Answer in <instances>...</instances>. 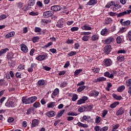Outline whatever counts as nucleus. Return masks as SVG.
Returning <instances> with one entry per match:
<instances>
[{
	"mask_svg": "<svg viewBox=\"0 0 131 131\" xmlns=\"http://www.w3.org/2000/svg\"><path fill=\"white\" fill-rule=\"evenodd\" d=\"M36 100H37V97L36 96H32L28 98L27 96H24L21 98L23 104H26V105L32 104V103H34Z\"/></svg>",
	"mask_w": 131,
	"mask_h": 131,
	"instance_id": "1",
	"label": "nucleus"
},
{
	"mask_svg": "<svg viewBox=\"0 0 131 131\" xmlns=\"http://www.w3.org/2000/svg\"><path fill=\"white\" fill-rule=\"evenodd\" d=\"M10 101H7L5 103V106L7 108H15L17 106V102L18 100L16 97H12L10 98Z\"/></svg>",
	"mask_w": 131,
	"mask_h": 131,
	"instance_id": "2",
	"label": "nucleus"
},
{
	"mask_svg": "<svg viewBox=\"0 0 131 131\" xmlns=\"http://www.w3.org/2000/svg\"><path fill=\"white\" fill-rule=\"evenodd\" d=\"M90 34H92L91 32H82L80 33V35H82L81 38L82 40L83 41H89V39L91 38Z\"/></svg>",
	"mask_w": 131,
	"mask_h": 131,
	"instance_id": "3",
	"label": "nucleus"
},
{
	"mask_svg": "<svg viewBox=\"0 0 131 131\" xmlns=\"http://www.w3.org/2000/svg\"><path fill=\"white\" fill-rule=\"evenodd\" d=\"M115 40V39L114 38V37L110 36L105 40H102V42L104 45H110L112 42H114Z\"/></svg>",
	"mask_w": 131,
	"mask_h": 131,
	"instance_id": "4",
	"label": "nucleus"
},
{
	"mask_svg": "<svg viewBox=\"0 0 131 131\" xmlns=\"http://www.w3.org/2000/svg\"><path fill=\"white\" fill-rule=\"evenodd\" d=\"M112 5H113V7H111V9L113 10V11H117V10H119V9H121L122 6L121 5L116 4H115V2L113 1H111Z\"/></svg>",
	"mask_w": 131,
	"mask_h": 131,
	"instance_id": "5",
	"label": "nucleus"
},
{
	"mask_svg": "<svg viewBox=\"0 0 131 131\" xmlns=\"http://www.w3.org/2000/svg\"><path fill=\"white\" fill-rule=\"evenodd\" d=\"M48 58V53H45L43 55H38L36 57V60L37 61H43Z\"/></svg>",
	"mask_w": 131,
	"mask_h": 131,
	"instance_id": "6",
	"label": "nucleus"
},
{
	"mask_svg": "<svg viewBox=\"0 0 131 131\" xmlns=\"http://www.w3.org/2000/svg\"><path fill=\"white\" fill-rule=\"evenodd\" d=\"M64 24H65V20L64 19L61 18L57 22L56 27H58V28H63V27H64Z\"/></svg>",
	"mask_w": 131,
	"mask_h": 131,
	"instance_id": "7",
	"label": "nucleus"
},
{
	"mask_svg": "<svg viewBox=\"0 0 131 131\" xmlns=\"http://www.w3.org/2000/svg\"><path fill=\"white\" fill-rule=\"evenodd\" d=\"M54 15V12L52 11H47L43 13V16L44 18H50Z\"/></svg>",
	"mask_w": 131,
	"mask_h": 131,
	"instance_id": "8",
	"label": "nucleus"
},
{
	"mask_svg": "<svg viewBox=\"0 0 131 131\" xmlns=\"http://www.w3.org/2000/svg\"><path fill=\"white\" fill-rule=\"evenodd\" d=\"M62 9V7L59 5H54L51 7L50 10L52 12H59Z\"/></svg>",
	"mask_w": 131,
	"mask_h": 131,
	"instance_id": "9",
	"label": "nucleus"
},
{
	"mask_svg": "<svg viewBox=\"0 0 131 131\" xmlns=\"http://www.w3.org/2000/svg\"><path fill=\"white\" fill-rule=\"evenodd\" d=\"M81 119H82V120H81V122H82V120H83L84 121H86L87 122H88V123H90V122H93V119H92V117H91V116L84 115L81 118Z\"/></svg>",
	"mask_w": 131,
	"mask_h": 131,
	"instance_id": "10",
	"label": "nucleus"
},
{
	"mask_svg": "<svg viewBox=\"0 0 131 131\" xmlns=\"http://www.w3.org/2000/svg\"><path fill=\"white\" fill-rule=\"evenodd\" d=\"M103 65L106 67H109L112 65V60L111 59L106 58L103 60Z\"/></svg>",
	"mask_w": 131,
	"mask_h": 131,
	"instance_id": "11",
	"label": "nucleus"
},
{
	"mask_svg": "<svg viewBox=\"0 0 131 131\" xmlns=\"http://www.w3.org/2000/svg\"><path fill=\"white\" fill-rule=\"evenodd\" d=\"M15 54L13 53L12 52H10L7 53V55H6V58L8 61H12L15 57H14Z\"/></svg>",
	"mask_w": 131,
	"mask_h": 131,
	"instance_id": "12",
	"label": "nucleus"
},
{
	"mask_svg": "<svg viewBox=\"0 0 131 131\" xmlns=\"http://www.w3.org/2000/svg\"><path fill=\"white\" fill-rule=\"evenodd\" d=\"M103 52L106 54V55H108L110 54V52H111V45H106L104 47L103 49Z\"/></svg>",
	"mask_w": 131,
	"mask_h": 131,
	"instance_id": "13",
	"label": "nucleus"
},
{
	"mask_svg": "<svg viewBox=\"0 0 131 131\" xmlns=\"http://www.w3.org/2000/svg\"><path fill=\"white\" fill-rule=\"evenodd\" d=\"M131 13V10H128L119 13L117 14V17L119 18V17H122V16H124L125 15H129Z\"/></svg>",
	"mask_w": 131,
	"mask_h": 131,
	"instance_id": "14",
	"label": "nucleus"
},
{
	"mask_svg": "<svg viewBox=\"0 0 131 131\" xmlns=\"http://www.w3.org/2000/svg\"><path fill=\"white\" fill-rule=\"evenodd\" d=\"M20 50L23 52V53H25V54H26L28 53V47L25 44H21L20 45Z\"/></svg>",
	"mask_w": 131,
	"mask_h": 131,
	"instance_id": "15",
	"label": "nucleus"
},
{
	"mask_svg": "<svg viewBox=\"0 0 131 131\" xmlns=\"http://www.w3.org/2000/svg\"><path fill=\"white\" fill-rule=\"evenodd\" d=\"M88 97L83 96L82 99L77 101V104L78 105H81V104L85 103V101H88Z\"/></svg>",
	"mask_w": 131,
	"mask_h": 131,
	"instance_id": "16",
	"label": "nucleus"
},
{
	"mask_svg": "<svg viewBox=\"0 0 131 131\" xmlns=\"http://www.w3.org/2000/svg\"><path fill=\"white\" fill-rule=\"evenodd\" d=\"M100 38V36L98 34H94L91 36L90 40L91 41H98Z\"/></svg>",
	"mask_w": 131,
	"mask_h": 131,
	"instance_id": "17",
	"label": "nucleus"
},
{
	"mask_svg": "<svg viewBox=\"0 0 131 131\" xmlns=\"http://www.w3.org/2000/svg\"><path fill=\"white\" fill-rule=\"evenodd\" d=\"M106 80H107V79H106V78L100 77L97 79H94L93 81V82H94V83H97V82H101V81H106Z\"/></svg>",
	"mask_w": 131,
	"mask_h": 131,
	"instance_id": "18",
	"label": "nucleus"
},
{
	"mask_svg": "<svg viewBox=\"0 0 131 131\" xmlns=\"http://www.w3.org/2000/svg\"><path fill=\"white\" fill-rule=\"evenodd\" d=\"M124 113V108L123 107H121L119 108V110L116 112V115L117 116H119L120 115H122Z\"/></svg>",
	"mask_w": 131,
	"mask_h": 131,
	"instance_id": "19",
	"label": "nucleus"
},
{
	"mask_svg": "<svg viewBox=\"0 0 131 131\" xmlns=\"http://www.w3.org/2000/svg\"><path fill=\"white\" fill-rule=\"evenodd\" d=\"M100 34L103 36H107L109 34V31L106 28L103 29L100 32Z\"/></svg>",
	"mask_w": 131,
	"mask_h": 131,
	"instance_id": "20",
	"label": "nucleus"
},
{
	"mask_svg": "<svg viewBox=\"0 0 131 131\" xmlns=\"http://www.w3.org/2000/svg\"><path fill=\"white\" fill-rule=\"evenodd\" d=\"M99 92H98L96 90H93L89 93V96L90 97H94V96H95V97H98V96H99Z\"/></svg>",
	"mask_w": 131,
	"mask_h": 131,
	"instance_id": "21",
	"label": "nucleus"
},
{
	"mask_svg": "<svg viewBox=\"0 0 131 131\" xmlns=\"http://www.w3.org/2000/svg\"><path fill=\"white\" fill-rule=\"evenodd\" d=\"M59 93H60V90L58 88H56L53 92L52 95V99H54L56 96H58L59 95Z\"/></svg>",
	"mask_w": 131,
	"mask_h": 131,
	"instance_id": "22",
	"label": "nucleus"
},
{
	"mask_svg": "<svg viewBox=\"0 0 131 131\" xmlns=\"http://www.w3.org/2000/svg\"><path fill=\"white\" fill-rule=\"evenodd\" d=\"M56 115V113L54 111H50L46 113V116L48 117H54Z\"/></svg>",
	"mask_w": 131,
	"mask_h": 131,
	"instance_id": "23",
	"label": "nucleus"
},
{
	"mask_svg": "<svg viewBox=\"0 0 131 131\" xmlns=\"http://www.w3.org/2000/svg\"><path fill=\"white\" fill-rule=\"evenodd\" d=\"M104 76L106 77H108V78H111V79H113L114 78V75L113 74H111L109 72H106L104 73Z\"/></svg>",
	"mask_w": 131,
	"mask_h": 131,
	"instance_id": "24",
	"label": "nucleus"
},
{
	"mask_svg": "<svg viewBox=\"0 0 131 131\" xmlns=\"http://www.w3.org/2000/svg\"><path fill=\"white\" fill-rule=\"evenodd\" d=\"M98 4V0H90L87 3L88 6H95Z\"/></svg>",
	"mask_w": 131,
	"mask_h": 131,
	"instance_id": "25",
	"label": "nucleus"
},
{
	"mask_svg": "<svg viewBox=\"0 0 131 131\" xmlns=\"http://www.w3.org/2000/svg\"><path fill=\"white\" fill-rule=\"evenodd\" d=\"M112 97H113V99H114L115 100H117L118 101L122 100V99H123L122 97L121 96H118L115 93H113L112 94Z\"/></svg>",
	"mask_w": 131,
	"mask_h": 131,
	"instance_id": "26",
	"label": "nucleus"
},
{
	"mask_svg": "<svg viewBox=\"0 0 131 131\" xmlns=\"http://www.w3.org/2000/svg\"><path fill=\"white\" fill-rule=\"evenodd\" d=\"M38 120L37 119H34L32 121V125L31 127H35V126H37L38 125Z\"/></svg>",
	"mask_w": 131,
	"mask_h": 131,
	"instance_id": "27",
	"label": "nucleus"
},
{
	"mask_svg": "<svg viewBox=\"0 0 131 131\" xmlns=\"http://www.w3.org/2000/svg\"><path fill=\"white\" fill-rule=\"evenodd\" d=\"M112 21H113L112 18H111L110 17H106L104 20V24L108 25L112 23Z\"/></svg>",
	"mask_w": 131,
	"mask_h": 131,
	"instance_id": "28",
	"label": "nucleus"
},
{
	"mask_svg": "<svg viewBox=\"0 0 131 131\" xmlns=\"http://www.w3.org/2000/svg\"><path fill=\"white\" fill-rule=\"evenodd\" d=\"M77 125H78V126H79L80 127H83L84 128H86L89 127V125H88L87 124H83L80 122H78L77 123Z\"/></svg>",
	"mask_w": 131,
	"mask_h": 131,
	"instance_id": "29",
	"label": "nucleus"
},
{
	"mask_svg": "<svg viewBox=\"0 0 131 131\" xmlns=\"http://www.w3.org/2000/svg\"><path fill=\"white\" fill-rule=\"evenodd\" d=\"M14 35L15 32L12 31L5 35V38H10V37H13Z\"/></svg>",
	"mask_w": 131,
	"mask_h": 131,
	"instance_id": "30",
	"label": "nucleus"
},
{
	"mask_svg": "<svg viewBox=\"0 0 131 131\" xmlns=\"http://www.w3.org/2000/svg\"><path fill=\"white\" fill-rule=\"evenodd\" d=\"M45 84H46V80L43 79L39 80L37 82V85H38V86H42V85H45Z\"/></svg>",
	"mask_w": 131,
	"mask_h": 131,
	"instance_id": "31",
	"label": "nucleus"
},
{
	"mask_svg": "<svg viewBox=\"0 0 131 131\" xmlns=\"http://www.w3.org/2000/svg\"><path fill=\"white\" fill-rule=\"evenodd\" d=\"M118 105H119V102L116 101L111 104V105H110V108H112V109H113L114 108H116V107L118 106Z\"/></svg>",
	"mask_w": 131,
	"mask_h": 131,
	"instance_id": "32",
	"label": "nucleus"
},
{
	"mask_svg": "<svg viewBox=\"0 0 131 131\" xmlns=\"http://www.w3.org/2000/svg\"><path fill=\"white\" fill-rule=\"evenodd\" d=\"M81 29L82 30H92V27L89 26L88 25H84L83 26L81 27Z\"/></svg>",
	"mask_w": 131,
	"mask_h": 131,
	"instance_id": "33",
	"label": "nucleus"
},
{
	"mask_svg": "<svg viewBox=\"0 0 131 131\" xmlns=\"http://www.w3.org/2000/svg\"><path fill=\"white\" fill-rule=\"evenodd\" d=\"M55 106H56V102H50L47 104L48 108H54Z\"/></svg>",
	"mask_w": 131,
	"mask_h": 131,
	"instance_id": "34",
	"label": "nucleus"
},
{
	"mask_svg": "<svg viewBox=\"0 0 131 131\" xmlns=\"http://www.w3.org/2000/svg\"><path fill=\"white\" fill-rule=\"evenodd\" d=\"M65 112V110H62L58 112V114L56 115V118H60L64 114Z\"/></svg>",
	"mask_w": 131,
	"mask_h": 131,
	"instance_id": "35",
	"label": "nucleus"
},
{
	"mask_svg": "<svg viewBox=\"0 0 131 131\" xmlns=\"http://www.w3.org/2000/svg\"><path fill=\"white\" fill-rule=\"evenodd\" d=\"M7 52H9L8 48H5V49H2L0 51V56H3V55H4V54H6Z\"/></svg>",
	"mask_w": 131,
	"mask_h": 131,
	"instance_id": "36",
	"label": "nucleus"
},
{
	"mask_svg": "<svg viewBox=\"0 0 131 131\" xmlns=\"http://www.w3.org/2000/svg\"><path fill=\"white\" fill-rule=\"evenodd\" d=\"M17 69L18 71H22V70H24V69H25V65L23 63L19 64L17 67Z\"/></svg>",
	"mask_w": 131,
	"mask_h": 131,
	"instance_id": "37",
	"label": "nucleus"
},
{
	"mask_svg": "<svg viewBox=\"0 0 131 131\" xmlns=\"http://www.w3.org/2000/svg\"><path fill=\"white\" fill-rule=\"evenodd\" d=\"M124 90H125V86L123 85L120 86L118 88L117 92H118L119 93H121V92H123Z\"/></svg>",
	"mask_w": 131,
	"mask_h": 131,
	"instance_id": "38",
	"label": "nucleus"
},
{
	"mask_svg": "<svg viewBox=\"0 0 131 131\" xmlns=\"http://www.w3.org/2000/svg\"><path fill=\"white\" fill-rule=\"evenodd\" d=\"M86 111H91L92 109L94 108V105L93 104H90L89 105H87L85 106Z\"/></svg>",
	"mask_w": 131,
	"mask_h": 131,
	"instance_id": "39",
	"label": "nucleus"
},
{
	"mask_svg": "<svg viewBox=\"0 0 131 131\" xmlns=\"http://www.w3.org/2000/svg\"><path fill=\"white\" fill-rule=\"evenodd\" d=\"M86 88V86L83 85V86H80L77 90V91L78 93H81L82 91L84 90V89Z\"/></svg>",
	"mask_w": 131,
	"mask_h": 131,
	"instance_id": "40",
	"label": "nucleus"
},
{
	"mask_svg": "<svg viewBox=\"0 0 131 131\" xmlns=\"http://www.w3.org/2000/svg\"><path fill=\"white\" fill-rule=\"evenodd\" d=\"M34 5H35V0H29L28 1V6L32 7V6H34Z\"/></svg>",
	"mask_w": 131,
	"mask_h": 131,
	"instance_id": "41",
	"label": "nucleus"
},
{
	"mask_svg": "<svg viewBox=\"0 0 131 131\" xmlns=\"http://www.w3.org/2000/svg\"><path fill=\"white\" fill-rule=\"evenodd\" d=\"M38 40H39V37L37 36H34L32 38V41H33L34 43L38 42Z\"/></svg>",
	"mask_w": 131,
	"mask_h": 131,
	"instance_id": "42",
	"label": "nucleus"
},
{
	"mask_svg": "<svg viewBox=\"0 0 131 131\" xmlns=\"http://www.w3.org/2000/svg\"><path fill=\"white\" fill-rule=\"evenodd\" d=\"M117 60V61H119V62H123V61H124V56L120 55L118 56Z\"/></svg>",
	"mask_w": 131,
	"mask_h": 131,
	"instance_id": "43",
	"label": "nucleus"
},
{
	"mask_svg": "<svg viewBox=\"0 0 131 131\" xmlns=\"http://www.w3.org/2000/svg\"><path fill=\"white\" fill-rule=\"evenodd\" d=\"M33 107H34V108H35V109H36V108H39V107H40V103L37 101L35 102L33 104Z\"/></svg>",
	"mask_w": 131,
	"mask_h": 131,
	"instance_id": "44",
	"label": "nucleus"
},
{
	"mask_svg": "<svg viewBox=\"0 0 131 131\" xmlns=\"http://www.w3.org/2000/svg\"><path fill=\"white\" fill-rule=\"evenodd\" d=\"M67 115H68V116H77V115H78V114L75 112H71L68 113Z\"/></svg>",
	"mask_w": 131,
	"mask_h": 131,
	"instance_id": "45",
	"label": "nucleus"
},
{
	"mask_svg": "<svg viewBox=\"0 0 131 131\" xmlns=\"http://www.w3.org/2000/svg\"><path fill=\"white\" fill-rule=\"evenodd\" d=\"M16 6L17 8H18V9H22V8H23V6H24V3L19 2L16 4Z\"/></svg>",
	"mask_w": 131,
	"mask_h": 131,
	"instance_id": "46",
	"label": "nucleus"
},
{
	"mask_svg": "<svg viewBox=\"0 0 131 131\" xmlns=\"http://www.w3.org/2000/svg\"><path fill=\"white\" fill-rule=\"evenodd\" d=\"M34 111V108L33 107H30L28 110L27 112V115H29L30 114H31Z\"/></svg>",
	"mask_w": 131,
	"mask_h": 131,
	"instance_id": "47",
	"label": "nucleus"
},
{
	"mask_svg": "<svg viewBox=\"0 0 131 131\" xmlns=\"http://www.w3.org/2000/svg\"><path fill=\"white\" fill-rule=\"evenodd\" d=\"M77 99H78V96L77 95V94H73L72 97V101H73V102H75V101H76Z\"/></svg>",
	"mask_w": 131,
	"mask_h": 131,
	"instance_id": "48",
	"label": "nucleus"
},
{
	"mask_svg": "<svg viewBox=\"0 0 131 131\" xmlns=\"http://www.w3.org/2000/svg\"><path fill=\"white\" fill-rule=\"evenodd\" d=\"M108 114V110H104L103 111L101 116L102 118H105V116Z\"/></svg>",
	"mask_w": 131,
	"mask_h": 131,
	"instance_id": "49",
	"label": "nucleus"
},
{
	"mask_svg": "<svg viewBox=\"0 0 131 131\" xmlns=\"http://www.w3.org/2000/svg\"><path fill=\"white\" fill-rule=\"evenodd\" d=\"M130 25V20H126L125 21H123V23H122V25L123 26H128V25Z\"/></svg>",
	"mask_w": 131,
	"mask_h": 131,
	"instance_id": "50",
	"label": "nucleus"
},
{
	"mask_svg": "<svg viewBox=\"0 0 131 131\" xmlns=\"http://www.w3.org/2000/svg\"><path fill=\"white\" fill-rule=\"evenodd\" d=\"M116 40L117 41V43H121V42L122 41V39L121 38V36H118Z\"/></svg>",
	"mask_w": 131,
	"mask_h": 131,
	"instance_id": "51",
	"label": "nucleus"
},
{
	"mask_svg": "<svg viewBox=\"0 0 131 131\" xmlns=\"http://www.w3.org/2000/svg\"><path fill=\"white\" fill-rule=\"evenodd\" d=\"M125 85L128 87L131 86V78H129V79L126 81Z\"/></svg>",
	"mask_w": 131,
	"mask_h": 131,
	"instance_id": "52",
	"label": "nucleus"
},
{
	"mask_svg": "<svg viewBox=\"0 0 131 131\" xmlns=\"http://www.w3.org/2000/svg\"><path fill=\"white\" fill-rule=\"evenodd\" d=\"M101 122V118L99 116H96V118H95V123L97 124H99Z\"/></svg>",
	"mask_w": 131,
	"mask_h": 131,
	"instance_id": "53",
	"label": "nucleus"
},
{
	"mask_svg": "<svg viewBox=\"0 0 131 131\" xmlns=\"http://www.w3.org/2000/svg\"><path fill=\"white\" fill-rule=\"evenodd\" d=\"M120 126V124H115L113 125L112 129L117 130L118 128H119Z\"/></svg>",
	"mask_w": 131,
	"mask_h": 131,
	"instance_id": "54",
	"label": "nucleus"
},
{
	"mask_svg": "<svg viewBox=\"0 0 131 131\" xmlns=\"http://www.w3.org/2000/svg\"><path fill=\"white\" fill-rule=\"evenodd\" d=\"M78 112H83L84 111H86L85 110V106H81L80 108H78Z\"/></svg>",
	"mask_w": 131,
	"mask_h": 131,
	"instance_id": "55",
	"label": "nucleus"
},
{
	"mask_svg": "<svg viewBox=\"0 0 131 131\" xmlns=\"http://www.w3.org/2000/svg\"><path fill=\"white\" fill-rule=\"evenodd\" d=\"M34 32L36 33H40L41 32V29L39 27H35L34 29Z\"/></svg>",
	"mask_w": 131,
	"mask_h": 131,
	"instance_id": "56",
	"label": "nucleus"
},
{
	"mask_svg": "<svg viewBox=\"0 0 131 131\" xmlns=\"http://www.w3.org/2000/svg\"><path fill=\"white\" fill-rule=\"evenodd\" d=\"M69 57H72V56H75L76 55V52L75 51H71L68 54Z\"/></svg>",
	"mask_w": 131,
	"mask_h": 131,
	"instance_id": "57",
	"label": "nucleus"
},
{
	"mask_svg": "<svg viewBox=\"0 0 131 131\" xmlns=\"http://www.w3.org/2000/svg\"><path fill=\"white\" fill-rule=\"evenodd\" d=\"M94 73H99L100 72V69L99 68H94L92 69Z\"/></svg>",
	"mask_w": 131,
	"mask_h": 131,
	"instance_id": "58",
	"label": "nucleus"
},
{
	"mask_svg": "<svg viewBox=\"0 0 131 131\" xmlns=\"http://www.w3.org/2000/svg\"><path fill=\"white\" fill-rule=\"evenodd\" d=\"M51 22H52V20H51V19H42V23H45V24H49V23H51Z\"/></svg>",
	"mask_w": 131,
	"mask_h": 131,
	"instance_id": "59",
	"label": "nucleus"
},
{
	"mask_svg": "<svg viewBox=\"0 0 131 131\" xmlns=\"http://www.w3.org/2000/svg\"><path fill=\"white\" fill-rule=\"evenodd\" d=\"M29 14L30 16H37L38 15V12L32 11L30 12Z\"/></svg>",
	"mask_w": 131,
	"mask_h": 131,
	"instance_id": "60",
	"label": "nucleus"
},
{
	"mask_svg": "<svg viewBox=\"0 0 131 131\" xmlns=\"http://www.w3.org/2000/svg\"><path fill=\"white\" fill-rule=\"evenodd\" d=\"M82 69H79V70H76L75 72H74V75H78L80 72H82Z\"/></svg>",
	"mask_w": 131,
	"mask_h": 131,
	"instance_id": "61",
	"label": "nucleus"
},
{
	"mask_svg": "<svg viewBox=\"0 0 131 131\" xmlns=\"http://www.w3.org/2000/svg\"><path fill=\"white\" fill-rule=\"evenodd\" d=\"M78 29H79V28H78V27H73L71 28V31L72 32H74V31H77Z\"/></svg>",
	"mask_w": 131,
	"mask_h": 131,
	"instance_id": "62",
	"label": "nucleus"
},
{
	"mask_svg": "<svg viewBox=\"0 0 131 131\" xmlns=\"http://www.w3.org/2000/svg\"><path fill=\"white\" fill-rule=\"evenodd\" d=\"M36 5L39 8H42V7H43V5H42V3L41 2H40V1L37 2Z\"/></svg>",
	"mask_w": 131,
	"mask_h": 131,
	"instance_id": "63",
	"label": "nucleus"
},
{
	"mask_svg": "<svg viewBox=\"0 0 131 131\" xmlns=\"http://www.w3.org/2000/svg\"><path fill=\"white\" fill-rule=\"evenodd\" d=\"M68 83L66 82H63L61 83L60 85V88H66V86L67 85Z\"/></svg>",
	"mask_w": 131,
	"mask_h": 131,
	"instance_id": "64",
	"label": "nucleus"
}]
</instances>
